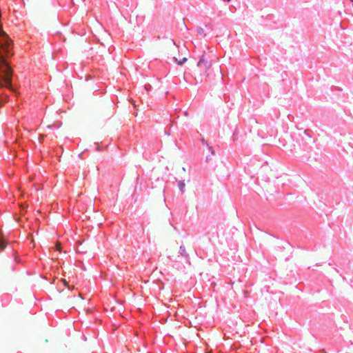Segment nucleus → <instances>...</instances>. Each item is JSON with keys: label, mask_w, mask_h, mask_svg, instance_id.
<instances>
[{"label": "nucleus", "mask_w": 353, "mask_h": 353, "mask_svg": "<svg viewBox=\"0 0 353 353\" xmlns=\"http://www.w3.org/2000/svg\"><path fill=\"white\" fill-rule=\"evenodd\" d=\"M197 66L202 67L204 66L205 68L207 70L210 68L211 63L207 60L205 59V55H202L198 61Z\"/></svg>", "instance_id": "f257e3e1"}, {"label": "nucleus", "mask_w": 353, "mask_h": 353, "mask_svg": "<svg viewBox=\"0 0 353 353\" xmlns=\"http://www.w3.org/2000/svg\"><path fill=\"white\" fill-rule=\"evenodd\" d=\"M8 245V241L4 237L1 230L0 229V252L3 250L6 245Z\"/></svg>", "instance_id": "f03ea898"}, {"label": "nucleus", "mask_w": 353, "mask_h": 353, "mask_svg": "<svg viewBox=\"0 0 353 353\" xmlns=\"http://www.w3.org/2000/svg\"><path fill=\"white\" fill-rule=\"evenodd\" d=\"M201 142L203 145H206V146L208 147V148L209 150V152L212 154V155L215 156V151L214 150L212 146L209 145L208 142L203 138L201 139Z\"/></svg>", "instance_id": "7ed1b4c3"}, {"label": "nucleus", "mask_w": 353, "mask_h": 353, "mask_svg": "<svg viewBox=\"0 0 353 353\" xmlns=\"http://www.w3.org/2000/svg\"><path fill=\"white\" fill-rule=\"evenodd\" d=\"M179 254L180 255H181L182 256H184L185 258H188L189 255L187 253L186 250H185V248L183 245H181L179 248Z\"/></svg>", "instance_id": "20e7f679"}, {"label": "nucleus", "mask_w": 353, "mask_h": 353, "mask_svg": "<svg viewBox=\"0 0 353 353\" xmlns=\"http://www.w3.org/2000/svg\"><path fill=\"white\" fill-rule=\"evenodd\" d=\"M178 187H179L181 192L182 194H183L185 192V184L184 180L178 181Z\"/></svg>", "instance_id": "39448f33"}, {"label": "nucleus", "mask_w": 353, "mask_h": 353, "mask_svg": "<svg viewBox=\"0 0 353 353\" xmlns=\"http://www.w3.org/2000/svg\"><path fill=\"white\" fill-rule=\"evenodd\" d=\"M212 157H214V156L212 155L211 153H210V155H207L206 157H205V162L208 163H211V162L212 161Z\"/></svg>", "instance_id": "423d86ee"}, {"label": "nucleus", "mask_w": 353, "mask_h": 353, "mask_svg": "<svg viewBox=\"0 0 353 353\" xmlns=\"http://www.w3.org/2000/svg\"><path fill=\"white\" fill-rule=\"evenodd\" d=\"M197 32H198V34H199L201 35H203V36L205 35V34L204 32V30L202 28H198Z\"/></svg>", "instance_id": "0eeeda50"}, {"label": "nucleus", "mask_w": 353, "mask_h": 353, "mask_svg": "<svg viewBox=\"0 0 353 353\" xmlns=\"http://www.w3.org/2000/svg\"><path fill=\"white\" fill-rule=\"evenodd\" d=\"M187 58L184 57L182 59V60L179 61L177 62L178 65H182L184 63H185L187 61Z\"/></svg>", "instance_id": "6e6552de"}, {"label": "nucleus", "mask_w": 353, "mask_h": 353, "mask_svg": "<svg viewBox=\"0 0 353 353\" xmlns=\"http://www.w3.org/2000/svg\"><path fill=\"white\" fill-rule=\"evenodd\" d=\"M225 2H230L231 0H223Z\"/></svg>", "instance_id": "1a4fd4ad"}]
</instances>
